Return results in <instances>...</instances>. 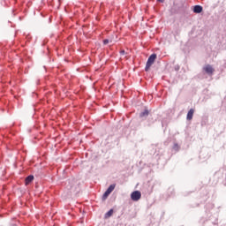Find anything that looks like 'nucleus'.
I'll return each instance as SVG.
<instances>
[{"instance_id": "obj_1", "label": "nucleus", "mask_w": 226, "mask_h": 226, "mask_svg": "<svg viewBox=\"0 0 226 226\" xmlns=\"http://www.w3.org/2000/svg\"><path fill=\"white\" fill-rule=\"evenodd\" d=\"M154 61H156V54H152L147 59V62L145 67L146 72H149V68H151V66L154 64Z\"/></svg>"}, {"instance_id": "obj_2", "label": "nucleus", "mask_w": 226, "mask_h": 226, "mask_svg": "<svg viewBox=\"0 0 226 226\" xmlns=\"http://www.w3.org/2000/svg\"><path fill=\"white\" fill-rule=\"evenodd\" d=\"M140 197H142V193H140L139 191H134V192H132V194H131V199H132V200H133L134 202H137L138 200H140Z\"/></svg>"}, {"instance_id": "obj_3", "label": "nucleus", "mask_w": 226, "mask_h": 226, "mask_svg": "<svg viewBox=\"0 0 226 226\" xmlns=\"http://www.w3.org/2000/svg\"><path fill=\"white\" fill-rule=\"evenodd\" d=\"M204 72H206V73H207L208 75H213V73L215 72V69H213V66L207 64L203 68Z\"/></svg>"}, {"instance_id": "obj_4", "label": "nucleus", "mask_w": 226, "mask_h": 226, "mask_svg": "<svg viewBox=\"0 0 226 226\" xmlns=\"http://www.w3.org/2000/svg\"><path fill=\"white\" fill-rule=\"evenodd\" d=\"M193 114H195V109H191L187 113V117H186L187 121H192L193 119Z\"/></svg>"}, {"instance_id": "obj_5", "label": "nucleus", "mask_w": 226, "mask_h": 226, "mask_svg": "<svg viewBox=\"0 0 226 226\" xmlns=\"http://www.w3.org/2000/svg\"><path fill=\"white\" fill-rule=\"evenodd\" d=\"M34 179V177L33 175H29L28 177H26L25 179V185H29L30 183H33Z\"/></svg>"}, {"instance_id": "obj_6", "label": "nucleus", "mask_w": 226, "mask_h": 226, "mask_svg": "<svg viewBox=\"0 0 226 226\" xmlns=\"http://www.w3.org/2000/svg\"><path fill=\"white\" fill-rule=\"evenodd\" d=\"M194 13H202V6L200 5H195L193 7Z\"/></svg>"}, {"instance_id": "obj_7", "label": "nucleus", "mask_w": 226, "mask_h": 226, "mask_svg": "<svg viewBox=\"0 0 226 226\" xmlns=\"http://www.w3.org/2000/svg\"><path fill=\"white\" fill-rule=\"evenodd\" d=\"M112 215H114V209H109V212H107L104 215V218H110V216H112Z\"/></svg>"}, {"instance_id": "obj_8", "label": "nucleus", "mask_w": 226, "mask_h": 226, "mask_svg": "<svg viewBox=\"0 0 226 226\" xmlns=\"http://www.w3.org/2000/svg\"><path fill=\"white\" fill-rule=\"evenodd\" d=\"M149 116V110L145 109L143 112L139 114V117H147Z\"/></svg>"}, {"instance_id": "obj_9", "label": "nucleus", "mask_w": 226, "mask_h": 226, "mask_svg": "<svg viewBox=\"0 0 226 226\" xmlns=\"http://www.w3.org/2000/svg\"><path fill=\"white\" fill-rule=\"evenodd\" d=\"M115 188H116V185L115 184L110 185L109 186V188L106 190V192H108L110 194L111 192H114Z\"/></svg>"}, {"instance_id": "obj_10", "label": "nucleus", "mask_w": 226, "mask_h": 226, "mask_svg": "<svg viewBox=\"0 0 226 226\" xmlns=\"http://www.w3.org/2000/svg\"><path fill=\"white\" fill-rule=\"evenodd\" d=\"M109 195H110V193L106 191V192L103 193V195H102L103 200H105V199H107V197H109Z\"/></svg>"}, {"instance_id": "obj_11", "label": "nucleus", "mask_w": 226, "mask_h": 226, "mask_svg": "<svg viewBox=\"0 0 226 226\" xmlns=\"http://www.w3.org/2000/svg\"><path fill=\"white\" fill-rule=\"evenodd\" d=\"M173 149H175V151H179V145H177V143H175L173 146Z\"/></svg>"}, {"instance_id": "obj_12", "label": "nucleus", "mask_w": 226, "mask_h": 226, "mask_svg": "<svg viewBox=\"0 0 226 226\" xmlns=\"http://www.w3.org/2000/svg\"><path fill=\"white\" fill-rule=\"evenodd\" d=\"M107 43H109V40H108V39H105V40L103 41V44H104V45H107Z\"/></svg>"}, {"instance_id": "obj_13", "label": "nucleus", "mask_w": 226, "mask_h": 226, "mask_svg": "<svg viewBox=\"0 0 226 226\" xmlns=\"http://www.w3.org/2000/svg\"><path fill=\"white\" fill-rule=\"evenodd\" d=\"M120 54H121L122 56L124 55V49L121 50V51H120Z\"/></svg>"}, {"instance_id": "obj_14", "label": "nucleus", "mask_w": 226, "mask_h": 226, "mask_svg": "<svg viewBox=\"0 0 226 226\" xmlns=\"http://www.w3.org/2000/svg\"><path fill=\"white\" fill-rule=\"evenodd\" d=\"M159 3H163V0H157Z\"/></svg>"}]
</instances>
